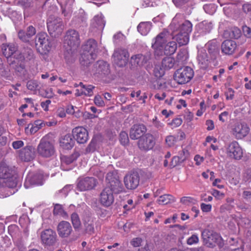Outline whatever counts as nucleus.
Listing matches in <instances>:
<instances>
[{
  "mask_svg": "<svg viewBox=\"0 0 251 251\" xmlns=\"http://www.w3.org/2000/svg\"><path fill=\"white\" fill-rule=\"evenodd\" d=\"M73 136L79 144H84L88 140V132L83 127H76L72 131Z\"/></svg>",
  "mask_w": 251,
  "mask_h": 251,
  "instance_id": "20",
  "label": "nucleus"
},
{
  "mask_svg": "<svg viewBox=\"0 0 251 251\" xmlns=\"http://www.w3.org/2000/svg\"><path fill=\"white\" fill-rule=\"evenodd\" d=\"M24 145V144L23 141L21 140L14 141L12 143V147L14 149H20V148L22 147Z\"/></svg>",
  "mask_w": 251,
  "mask_h": 251,
  "instance_id": "63",
  "label": "nucleus"
},
{
  "mask_svg": "<svg viewBox=\"0 0 251 251\" xmlns=\"http://www.w3.org/2000/svg\"><path fill=\"white\" fill-rule=\"evenodd\" d=\"M94 103L99 107H103L105 105L101 97L99 95H97L95 97Z\"/></svg>",
  "mask_w": 251,
  "mask_h": 251,
  "instance_id": "55",
  "label": "nucleus"
},
{
  "mask_svg": "<svg viewBox=\"0 0 251 251\" xmlns=\"http://www.w3.org/2000/svg\"><path fill=\"white\" fill-rule=\"evenodd\" d=\"M41 238L43 244L50 246L55 243L56 234L52 229H47L41 232Z\"/></svg>",
  "mask_w": 251,
  "mask_h": 251,
  "instance_id": "21",
  "label": "nucleus"
},
{
  "mask_svg": "<svg viewBox=\"0 0 251 251\" xmlns=\"http://www.w3.org/2000/svg\"><path fill=\"white\" fill-rule=\"evenodd\" d=\"M60 4L62 14L65 17H70L71 14V6L74 0H57Z\"/></svg>",
  "mask_w": 251,
  "mask_h": 251,
  "instance_id": "29",
  "label": "nucleus"
},
{
  "mask_svg": "<svg viewBox=\"0 0 251 251\" xmlns=\"http://www.w3.org/2000/svg\"><path fill=\"white\" fill-rule=\"evenodd\" d=\"M73 138L70 134L65 135L60 139V146L64 149H71L75 144V141Z\"/></svg>",
  "mask_w": 251,
  "mask_h": 251,
  "instance_id": "30",
  "label": "nucleus"
},
{
  "mask_svg": "<svg viewBox=\"0 0 251 251\" xmlns=\"http://www.w3.org/2000/svg\"><path fill=\"white\" fill-rule=\"evenodd\" d=\"M201 210L204 212H208L211 210L212 205L210 204H205L202 203L201 204Z\"/></svg>",
  "mask_w": 251,
  "mask_h": 251,
  "instance_id": "59",
  "label": "nucleus"
},
{
  "mask_svg": "<svg viewBox=\"0 0 251 251\" xmlns=\"http://www.w3.org/2000/svg\"><path fill=\"white\" fill-rule=\"evenodd\" d=\"M151 25L150 22H141L137 26V29L142 35H146L150 31Z\"/></svg>",
  "mask_w": 251,
  "mask_h": 251,
  "instance_id": "35",
  "label": "nucleus"
},
{
  "mask_svg": "<svg viewBox=\"0 0 251 251\" xmlns=\"http://www.w3.org/2000/svg\"><path fill=\"white\" fill-rule=\"evenodd\" d=\"M128 53L125 49H118L115 50L113 54L114 63L121 67L126 66L128 60Z\"/></svg>",
  "mask_w": 251,
  "mask_h": 251,
  "instance_id": "13",
  "label": "nucleus"
},
{
  "mask_svg": "<svg viewBox=\"0 0 251 251\" xmlns=\"http://www.w3.org/2000/svg\"><path fill=\"white\" fill-rule=\"evenodd\" d=\"M206 48L210 53H213L217 50V45L215 43L209 42L206 45Z\"/></svg>",
  "mask_w": 251,
  "mask_h": 251,
  "instance_id": "56",
  "label": "nucleus"
},
{
  "mask_svg": "<svg viewBox=\"0 0 251 251\" xmlns=\"http://www.w3.org/2000/svg\"><path fill=\"white\" fill-rule=\"evenodd\" d=\"M175 201L174 198L171 195L166 194L159 197L157 202L159 204H167Z\"/></svg>",
  "mask_w": 251,
  "mask_h": 251,
  "instance_id": "41",
  "label": "nucleus"
},
{
  "mask_svg": "<svg viewBox=\"0 0 251 251\" xmlns=\"http://www.w3.org/2000/svg\"><path fill=\"white\" fill-rule=\"evenodd\" d=\"M17 176L14 171L6 164H0V198L14 194L17 189Z\"/></svg>",
  "mask_w": 251,
  "mask_h": 251,
  "instance_id": "1",
  "label": "nucleus"
},
{
  "mask_svg": "<svg viewBox=\"0 0 251 251\" xmlns=\"http://www.w3.org/2000/svg\"><path fill=\"white\" fill-rule=\"evenodd\" d=\"M35 156V149L31 146H27L20 151V159L25 162L33 160Z\"/></svg>",
  "mask_w": 251,
  "mask_h": 251,
  "instance_id": "22",
  "label": "nucleus"
},
{
  "mask_svg": "<svg viewBox=\"0 0 251 251\" xmlns=\"http://www.w3.org/2000/svg\"><path fill=\"white\" fill-rule=\"evenodd\" d=\"M211 194L216 199H221L224 197L225 194L220 191L213 189L212 191Z\"/></svg>",
  "mask_w": 251,
  "mask_h": 251,
  "instance_id": "58",
  "label": "nucleus"
},
{
  "mask_svg": "<svg viewBox=\"0 0 251 251\" xmlns=\"http://www.w3.org/2000/svg\"><path fill=\"white\" fill-rule=\"evenodd\" d=\"M40 4H42L41 7L44 6L48 8V14L50 16H52V14L57 11V7L54 4V0H47L45 2L42 1Z\"/></svg>",
  "mask_w": 251,
  "mask_h": 251,
  "instance_id": "36",
  "label": "nucleus"
},
{
  "mask_svg": "<svg viewBox=\"0 0 251 251\" xmlns=\"http://www.w3.org/2000/svg\"><path fill=\"white\" fill-rule=\"evenodd\" d=\"M105 22L101 14L95 16L93 19L91 27L94 31L102 30L105 26Z\"/></svg>",
  "mask_w": 251,
  "mask_h": 251,
  "instance_id": "26",
  "label": "nucleus"
},
{
  "mask_svg": "<svg viewBox=\"0 0 251 251\" xmlns=\"http://www.w3.org/2000/svg\"><path fill=\"white\" fill-rule=\"evenodd\" d=\"M82 49L80 62L82 65L87 66L96 58L98 50L97 43L94 39H89L82 46Z\"/></svg>",
  "mask_w": 251,
  "mask_h": 251,
  "instance_id": "3",
  "label": "nucleus"
},
{
  "mask_svg": "<svg viewBox=\"0 0 251 251\" xmlns=\"http://www.w3.org/2000/svg\"><path fill=\"white\" fill-rule=\"evenodd\" d=\"M173 38L177 41L179 46H183L186 45L188 43L189 36L178 32L176 34Z\"/></svg>",
  "mask_w": 251,
  "mask_h": 251,
  "instance_id": "37",
  "label": "nucleus"
},
{
  "mask_svg": "<svg viewBox=\"0 0 251 251\" xmlns=\"http://www.w3.org/2000/svg\"><path fill=\"white\" fill-rule=\"evenodd\" d=\"M85 230L86 233L91 235L95 232L94 222L92 219H85L84 223Z\"/></svg>",
  "mask_w": 251,
  "mask_h": 251,
  "instance_id": "39",
  "label": "nucleus"
},
{
  "mask_svg": "<svg viewBox=\"0 0 251 251\" xmlns=\"http://www.w3.org/2000/svg\"><path fill=\"white\" fill-rule=\"evenodd\" d=\"M74 160L75 159L73 156H64L61 158L62 161L66 164H70L72 163Z\"/></svg>",
  "mask_w": 251,
  "mask_h": 251,
  "instance_id": "60",
  "label": "nucleus"
},
{
  "mask_svg": "<svg viewBox=\"0 0 251 251\" xmlns=\"http://www.w3.org/2000/svg\"><path fill=\"white\" fill-rule=\"evenodd\" d=\"M181 17L180 14H176L173 18L170 27L173 32L178 31L179 33L189 36V34L192 30V24L188 20L179 23V20Z\"/></svg>",
  "mask_w": 251,
  "mask_h": 251,
  "instance_id": "5",
  "label": "nucleus"
},
{
  "mask_svg": "<svg viewBox=\"0 0 251 251\" xmlns=\"http://www.w3.org/2000/svg\"><path fill=\"white\" fill-rule=\"evenodd\" d=\"M199 239L198 235L196 234H193L187 239V243L189 245H192L198 243L199 242Z\"/></svg>",
  "mask_w": 251,
  "mask_h": 251,
  "instance_id": "54",
  "label": "nucleus"
},
{
  "mask_svg": "<svg viewBox=\"0 0 251 251\" xmlns=\"http://www.w3.org/2000/svg\"><path fill=\"white\" fill-rule=\"evenodd\" d=\"M97 181L93 177H85L80 179L77 184V189L85 191L94 189L97 185Z\"/></svg>",
  "mask_w": 251,
  "mask_h": 251,
  "instance_id": "17",
  "label": "nucleus"
},
{
  "mask_svg": "<svg viewBox=\"0 0 251 251\" xmlns=\"http://www.w3.org/2000/svg\"><path fill=\"white\" fill-rule=\"evenodd\" d=\"M169 36L167 31H163L160 33L155 38V41L152 46L155 50V54L157 55L162 54L163 48L166 44Z\"/></svg>",
  "mask_w": 251,
  "mask_h": 251,
  "instance_id": "12",
  "label": "nucleus"
},
{
  "mask_svg": "<svg viewBox=\"0 0 251 251\" xmlns=\"http://www.w3.org/2000/svg\"><path fill=\"white\" fill-rule=\"evenodd\" d=\"M227 155L235 159H239L242 156L243 151L239 144L236 141L229 143L226 148Z\"/></svg>",
  "mask_w": 251,
  "mask_h": 251,
  "instance_id": "19",
  "label": "nucleus"
},
{
  "mask_svg": "<svg viewBox=\"0 0 251 251\" xmlns=\"http://www.w3.org/2000/svg\"><path fill=\"white\" fill-rule=\"evenodd\" d=\"M184 158L180 157L178 156H175L173 157L172 161L170 163V167L172 168L175 167L176 165H177L180 163H181L183 161Z\"/></svg>",
  "mask_w": 251,
  "mask_h": 251,
  "instance_id": "50",
  "label": "nucleus"
},
{
  "mask_svg": "<svg viewBox=\"0 0 251 251\" xmlns=\"http://www.w3.org/2000/svg\"><path fill=\"white\" fill-rule=\"evenodd\" d=\"M34 58V53L33 50L29 48H24L19 54V56L17 58L20 60L25 59L31 60Z\"/></svg>",
  "mask_w": 251,
  "mask_h": 251,
  "instance_id": "34",
  "label": "nucleus"
},
{
  "mask_svg": "<svg viewBox=\"0 0 251 251\" xmlns=\"http://www.w3.org/2000/svg\"><path fill=\"white\" fill-rule=\"evenodd\" d=\"M243 31L246 36L251 38V28L245 25L243 26Z\"/></svg>",
  "mask_w": 251,
  "mask_h": 251,
  "instance_id": "64",
  "label": "nucleus"
},
{
  "mask_svg": "<svg viewBox=\"0 0 251 251\" xmlns=\"http://www.w3.org/2000/svg\"><path fill=\"white\" fill-rule=\"evenodd\" d=\"M39 130V127L34 126L33 124H30L28 125L27 127L25 128V132L30 134L36 133Z\"/></svg>",
  "mask_w": 251,
  "mask_h": 251,
  "instance_id": "52",
  "label": "nucleus"
},
{
  "mask_svg": "<svg viewBox=\"0 0 251 251\" xmlns=\"http://www.w3.org/2000/svg\"><path fill=\"white\" fill-rule=\"evenodd\" d=\"M176 138L173 135L168 136L166 138V143L169 147L174 146L176 143Z\"/></svg>",
  "mask_w": 251,
  "mask_h": 251,
  "instance_id": "53",
  "label": "nucleus"
},
{
  "mask_svg": "<svg viewBox=\"0 0 251 251\" xmlns=\"http://www.w3.org/2000/svg\"><path fill=\"white\" fill-rule=\"evenodd\" d=\"M198 28L201 31V33H206L209 32L212 28V24L210 22L204 21L199 24Z\"/></svg>",
  "mask_w": 251,
  "mask_h": 251,
  "instance_id": "38",
  "label": "nucleus"
},
{
  "mask_svg": "<svg viewBox=\"0 0 251 251\" xmlns=\"http://www.w3.org/2000/svg\"><path fill=\"white\" fill-rule=\"evenodd\" d=\"M241 34V33L240 30L237 27H234L231 31V36L232 38L238 39L240 37Z\"/></svg>",
  "mask_w": 251,
  "mask_h": 251,
  "instance_id": "57",
  "label": "nucleus"
},
{
  "mask_svg": "<svg viewBox=\"0 0 251 251\" xmlns=\"http://www.w3.org/2000/svg\"><path fill=\"white\" fill-rule=\"evenodd\" d=\"M201 235L205 245L209 247H213L221 240V237L218 234L208 229L204 230Z\"/></svg>",
  "mask_w": 251,
  "mask_h": 251,
  "instance_id": "14",
  "label": "nucleus"
},
{
  "mask_svg": "<svg viewBox=\"0 0 251 251\" xmlns=\"http://www.w3.org/2000/svg\"><path fill=\"white\" fill-rule=\"evenodd\" d=\"M142 241L140 238H135L132 240L131 244L133 247H138L141 245Z\"/></svg>",
  "mask_w": 251,
  "mask_h": 251,
  "instance_id": "62",
  "label": "nucleus"
},
{
  "mask_svg": "<svg viewBox=\"0 0 251 251\" xmlns=\"http://www.w3.org/2000/svg\"><path fill=\"white\" fill-rule=\"evenodd\" d=\"M125 185L127 189H135L139 184L140 176L137 173L127 174L124 179Z\"/></svg>",
  "mask_w": 251,
  "mask_h": 251,
  "instance_id": "18",
  "label": "nucleus"
},
{
  "mask_svg": "<svg viewBox=\"0 0 251 251\" xmlns=\"http://www.w3.org/2000/svg\"><path fill=\"white\" fill-rule=\"evenodd\" d=\"M155 143L153 135L150 133H147L139 139L138 142V146L141 150L147 151L152 149Z\"/></svg>",
  "mask_w": 251,
  "mask_h": 251,
  "instance_id": "15",
  "label": "nucleus"
},
{
  "mask_svg": "<svg viewBox=\"0 0 251 251\" xmlns=\"http://www.w3.org/2000/svg\"><path fill=\"white\" fill-rule=\"evenodd\" d=\"M18 50L17 46L14 43H11L8 45L3 44L2 46V50L3 55L7 58L10 57L15 54L14 57H16L18 52H16Z\"/></svg>",
  "mask_w": 251,
  "mask_h": 251,
  "instance_id": "28",
  "label": "nucleus"
},
{
  "mask_svg": "<svg viewBox=\"0 0 251 251\" xmlns=\"http://www.w3.org/2000/svg\"><path fill=\"white\" fill-rule=\"evenodd\" d=\"M71 221L74 227L76 229L80 227L81 223L78 214L76 213H73L71 215Z\"/></svg>",
  "mask_w": 251,
  "mask_h": 251,
  "instance_id": "46",
  "label": "nucleus"
},
{
  "mask_svg": "<svg viewBox=\"0 0 251 251\" xmlns=\"http://www.w3.org/2000/svg\"><path fill=\"white\" fill-rule=\"evenodd\" d=\"M250 128L245 123L237 122L231 126V133L237 139H241L249 133Z\"/></svg>",
  "mask_w": 251,
  "mask_h": 251,
  "instance_id": "9",
  "label": "nucleus"
},
{
  "mask_svg": "<svg viewBox=\"0 0 251 251\" xmlns=\"http://www.w3.org/2000/svg\"><path fill=\"white\" fill-rule=\"evenodd\" d=\"M25 8V15L28 16L33 15L37 12H40L41 10L42 4H39L40 0L38 2L35 0H18Z\"/></svg>",
  "mask_w": 251,
  "mask_h": 251,
  "instance_id": "11",
  "label": "nucleus"
},
{
  "mask_svg": "<svg viewBox=\"0 0 251 251\" xmlns=\"http://www.w3.org/2000/svg\"><path fill=\"white\" fill-rule=\"evenodd\" d=\"M77 86L80 87V89H77L76 91H80V93L78 94V96L84 95L88 97H91L93 95V90L95 86L92 85H84L82 82H79Z\"/></svg>",
  "mask_w": 251,
  "mask_h": 251,
  "instance_id": "31",
  "label": "nucleus"
},
{
  "mask_svg": "<svg viewBox=\"0 0 251 251\" xmlns=\"http://www.w3.org/2000/svg\"><path fill=\"white\" fill-rule=\"evenodd\" d=\"M53 214L55 215L61 216L64 219H67L68 217V214L64 211L62 206L59 204H56L54 205Z\"/></svg>",
  "mask_w": 251,
  "mask_h": 251,
  "instance_id": "40",
  "label": "nucleus"
},
{
  "mask_svg": "<svg viewBox=\"0 0 251 251\" xmlns=\"http://www.w3.org/2000/svg\"><path fill=\"white\" fill-rule=\"evenodd\" d=\"M43 184V175L42 173H29L25 179L24 186L27 189L36 185H41Z\"/></svg>",
  "mask_w": 251,
  "mask_h": 251,
  "instance_id": "16",
  "label": "nucleus"
},
{
  "mask_svg": "<svg viewBox=\"0 0 251 251\" xmlns=\"http://www.w3.org/2000/svg\"><path fill=\"white\" fill-rule=\"evenodd\" d=\"M175 64V60L171 57H166L162 61V66L164 69L172 68Z\"/></svg>",
  "mask_w": 251,
  "mask_h": 251,
  "instance_id": "42",
  "label": "nucleus"
},
{
  "mask_svg": "<svg viewBox=\"0 0 251 251\" xmlns=\"http://www.w3.org/2000/svg\"><path fill=\"white\" fill-rule=\"evenodd\" d=\"M35 44L37 47L41 48L45 53H46L51 50L53 42L47 33L42 32L38 34L36 36Z\"/></svg>",
  "mask_w": 251,
  "mask_h": 251,
  "instance_id": "10",
  "label": "nucleus"
},
{
  "mask_svg": "<svg viewBox=\"0 0 251 251\" xmlns=\"http://www.w3.org/2000/svg\"><path fill=\"white\" fill-rule=\"evenodd\" d=\"M26 86L28 90L34 91L38 88L39 84L37 81L30 80L27 82Z\"/></svg>",
  "mask_w": 251,
  "mask_h": 251,
  "instance_id": "51",
  "label": "nucleus"
},
{
  "mask_svg": "<svg viewBox=\"0 0 251 251\" xmlns=\"http://www.w3.org/2000/svg\"><path fill=\"white\" fill-rule=\"evenodd\" d=\"M86 19V17L84 11L82 9H80L77 15L74 19V21L75 22V24H79L80 23L85 22Z\"/></svg>",
  "mask_w": 251,
  "mask_h": 251,
  "instance_id": "45",
  "label": "nucleus"
},
{
  "mask_svg": "<svg viewBox=\"0 0 251 251\" xmlns=\"http://www.w3.org/2000/svg\"><path fill=\"white\" fill-rule=\"evenodd\" d=\"M163 49L165 54H173L177 49V44L175 41L169 42L164 45Z\"/></svg>",
  "mask_w": 251,
  "mask_h": 251,
  "instance_id": "32",
  "label": "nucleus"
},
{
  "mask_svg": "<svg viewBox=\"0 0 251 251\" xmlns=\"http://www.w3.org/2000/svg\"><path fill=\"white\" fill-rule=\"evenodd\" d=\"M50 103V100H47L41 102V106L45 111H48L49 110V106Z\"/></svg>",
  "mask_w": 251,
  "mask_h": 251,
  "instance_id": "61",
  "label": "nucleus"
},
{
  "mask_svg": "<svg viewBox=\"0 0 251 251\" xmlns=\"http://www.w3.org/2000/svg\"><path fill=\"white\" fill-rule=\"evenodd\" d=\"M153 73L156 78H160L164 75V69L161 68L159 66H155Z\"/></svg>",
  "mask_w": 251,
  "mask_h": 251,
  "instance_id": "49",
  "label": "nucleus"
},
{
  "mask_svg": "<svg viewBox=\"0 0 251 251\" xmlns=\"http://www.w3.org/2000/svg\"><path fill=\"white\" fill-rule=\"evenodd\" d=\"M131 62L134 65H143L145 63V57L142 54H138L131 57Z\"/></svg>",
  "mask_w": 251,
  "mask_h": 251,
  "instance_id": "44",
  "label": "nucleus"
},
{
  "mask_svg": "<svg viewBox=\"0 0 251 251\" xmlns=\"http://www.w3.org/2000/svg\"><path fill=\"white\" fill-rule=\"evenodd\" d=\"M106 180L107 184L100 194V201L104 206L108 207L114 202L113 193H119L122 191V183L116 173H107Z\"/></svg>",
  "mask_w": 251,
  "mask_h": 251,
  "instance_id": "2",
  "label": "nucleus"
},
{
  "mask_svg": "<svg viewBox=\"0 0 251 251\" xmlns=\"http://www.w3.org/2000/svg\"><path fill=\"white\" fill-rule=\"evenodd\" d=\"M120 141L123 145L128 144L129 142V138L127 133L125 131H122L120 134Z\"/></svg>",
  "mask_w": 251,
  "mask_h": 251,
  "instance_id": "48",
  "label": "nucleus"
},
{
  "mask_svg": "<svg viewBox=\"0 0 251 251\" xmlns=\"http://www.w3.org/2000/svg\"><path fill=\"white\" fill-rule=\"evenodd\" d=\"M193 76V69L189 67H185L176 71L174 75V78L177 83L182 84L189 82Z\"/></svg>",
  "mask_w": 251,
  "mask_h": 251,
  "instance_id": "7",
  "label": "nucleus"
},
{
  "mask_svg": "<svg viewBox=\"0 0 251 251\" xmlns=\"http://www.w3.org/2000/svg\"><path fill=\"white\" fill-rule=\"evenodd\" d=\"M35 34V28L33 26L30 25L27 28L26 31L20 30L18 32V37L22 41L27 42Z\"/></svg>",
  "mask_w": 251,
  "mask_h": 251,
  "instance_id": "27",
  "label": "nucleus"
},
{
  "mask_svg": "<svg viewBox=\"0 0 251 251\" xmlns=\"http://www.w3.org/2000/svg\"><path fill=\"white\" fill-rule=\"evenodd\" d=\"M57 231L60 237L66 238L71 234L73 229L71 225L68 222L63 221L58 224Z\"/></svg>",
  "mask_w": 251,
  "mask_h": 251,
  "instance_id": "23",
  "label": "nucleus"
},
{
  "mask_svg": "<svg viewBox=\"0 0 251 251\" xmlns=\"http://www.w3.org/2000/svg\"><path fill=\"white\" fill-rule=\"evenodd\" d=\"M80 43L78 32L74 29H70L67 31L64 37V45L68 46L66 50L71 54L75 52L79 46Z\"/></svg>",
  "mask_w": 251,
  "mask_h": 251,
  "instance_id": "4",
  "label": "nucleus"
},
{
  "mask_svg": "<svg viewBox=\"0 0 251 251\" xmlns=\"http://www.w3.org/2000/svg\"><path fill=\"white\" fill-rule=\"evenodd\" d=\"M9 234L13 238H18L20 236L19 227L15 225H11L8 227Z\"/></svg>",
  "mask_w": 251,
  "mask_h": 251,
  "instance_id": "43",
  "label": "nucleus"
},
{
  "mask_svg": "<svg viewBox=\"0 0 251 251\" xmlns=\"http://www.w3.org/2000/svg\"><path fill=\"white\" fill-rule=\"evenodd\" d=\"M39 155L43 157L49 158L53 156L55 153L53 144L45 138L41 139L37 149Z\"/></svg>",
  "mask_w": 251,
  "mask_h": 251,
  "instance_id": "6",
  "label": "nucleus"
},
{
  "mask_svg": "<svg viewBox=\"0 0 251 251\" xmlns=\"http://www.w3.org/2000/svg\"><path fill=\"white\" fill-rule=\"evenodd\" d=\"M96 67L97 68V73L99 74L105 75L109 72L108 64L103 61L97 62Z\"/></svg>",
  "mask_w": 251,
  "mask_h": 251,
  "instance_id": "33",
  "label": "nucleus"
},
{
  "mask_svg": "<svg viewBox=\"0 0 251 251\" xmlns=\"http://www.w3.org/2000/svg\"><path fill=\"white\" fill-rule=\"evenodd\" d=\"M188 58L187 51L185 49L180 50L176 56V59L179 62H184Z\"/></svg>",
  "mask_w": 251,
  "mask_h": 251,
  "instance_id": "47",
  "label": "nucleus"
},
{
  "mask_svg": "<svg viewBox=\"0 0 251 251\" xmlns=\"http://www.w3.org/2000/svg\"><path fill=\"white\" fill-rule=\"evenodd\" d=\"M236 43L232 40H226L221 45L222 52L226 55H231L237 49Z\"/></svg>",
  "mask_w": 251,
  "mask_h": 251,
  "instance_id": "25",
  "label": "nucleus"
},
{
  "mask_svg": "<svg viewBox=\"0 0 251 251\" xmlns=\"http://www.w3.org/2000/svg\"><path fill=\"white\" fill-rule=\"evenodd\" d=\"M147 130L146 126L142 124L133 125L130 128L129 137L132 140L140 138Z\"/></svg>",
  "mask_w": 251,
  "mask_h": 251,
  "instance_id": "24",
  "label": "nucleus"
},
{
  "mask_svg": "<svg viewBox=\"0 0 251 251\" xmlns=\"http://www.w3.org/2000/svg\"><path fill=\"white\" fill-rule=\"evenodd\" d=\"M47 25L49 32L55 37L61 34L64 28L62 20L54 16H49Z\"/></svg>",
  "mask_w": 251,
  "mask_h": 251,
  "instance_id": "8",
  "label": "nucleus"
}]
</instances>
